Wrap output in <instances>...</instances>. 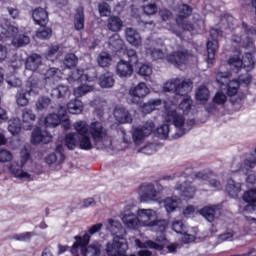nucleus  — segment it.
I'll use <instances>...</instances> for the list:
<instances>
[{"label": "nucleus", "mask_w": 256, "mask_h": 256, "mask_svg": "<svg viewBox=\"0 0 256 256\" xmlns=\"http://www.w3.org/2000/svg\"><path fill=\"white\" fill-rule=\"evenodd\" d=\"M75 242L70 247V253L73 256H79V249L82 256H101L103 245L99 241H94L91 244V236L87 233L74 237Z\"/></svg>", "instance_id": "nucleus-1"}, {"label": "nucleus", "mask_w": 256, "mask_h": 256, "mask_svg": "<svg viewBox=\"0 0 256 256\" xmlns=\"http://www.w3.org/2000/svg\"><path fill=\"white\" fill-rule=\"evenodd\" d=\"M165 121L166 123H172L174 127L179 129V131L175 134V139H179V137H183L187 131H191L193 126L195 125V119L187 120L185 123V116L173 107L165 108Z\"/></svg>", "instance_id": "nucleus-2"}, {"label": "nucleus", "mask_w": 256, "mask_h": 256, "mask_svg": "<svg viewBox=\"0 0 256 256\" xmlns=\"http://www.w3.org/2000/svg\"><path fill=\"white\" fill-rule=\"evenodd\" d=\"M124 57L126 59L122 58L117 62L116 75L122 78H127L133 75V68L139 63V55L137 54V50L127 48L124 51Z\"/></svg>", "instance_id": "nucleus-3"}, {"label": "nucleus", "mask_w": 256, "mask_h": 256, "mask_svg": "<svg viewBox=\"0 0 256 256\" xmlns=\"http://www.w3.org/2000/svg\"><path fill=\"white\" fill-rule=\"evenodd\" d=\"M137 217L142 221L144 227H151L156 233H165L169 227V221L165 219H155V211L152 209H139Z\"/></svg>", "instance_id": "nucleus-4"}, {"label": "nucleus", "mask_w": 256, "mask_h": 256, "mask_svg": "<svg viewBox=\"0 0 256 256\" xmlns=\"http://www.w3.org/2000/svg\"><path fill=\"white\" fill-rule=\"evenodd\" d=\"M1 27L2 35H4L7 39H11V43L14 47H24V45H29V36L19 34V28L11 24L9 20H4Z\"/></svg>", "instance_id": "nucleus-5"}, {"label": "nucleus", "mask_w": 256, "mask_h": 256, "mask_svg": "<svg viewBox=\"0 0 256 256\" xmlns=\"http://www.w3.org/2000/svg\"><path fill=\"white\" fill-rule=\"evenodd\" d=\"M193 89V81L191 79L183 80L179 78L170 79L163 86L164 93H175L180 97H190L189 93Z\"/></svg>", "instance_id": "nucleus-6"}, {"label": "nucleus", "mask_w": 256, "mask_h": 256, "mask_svg": "<svg viewBox=\"0 0 256 256\" xmlns=\"http://www.w3.org/2000/svg\"><path fill=\"white\" fill-rule=\"evenodd\" d=\"M193 15V8L188 4H181L178 6V14L175 17V22L178 27H181L183 31H194L195 25L193 23L186 21Z\"/></svg>", "instance_id": "nucleus-7"}, {"label": "nucleus", "mask_w": 256, "mask_h": 256, "mask_svg": "<svg viewBox=\"0 0 256 256\" xmlns=\"http://www.w3.org/2000/svg\"><path fill=\"white\" fill-rule=\"evenodd\" d=\"M89 135L92 139L93 145L103 143L109 137V130L105 128L103 122L94 121L89 124Z\"/></svg>", "instance_id": "nucleus-8"}, {"label": "nucleus", "mask_w": 256, "mask_h": 256, "mask_svg": "<svg viewBox=\"0 0 256 256\" xmlns=\"http://www.w3.org/2000/svg\"><path fill=\"white\" fill-rule=\"evenodd\" d=\"M253 81V76L249 73L239 75L238 79L231 80L226 85V94L228 97H235L239 92V87L244 85V87L248 88Z\"/></svg>", "instance_id": "nucleus-9"}, {"label": "nucleus", "mask_w": 256, "mask_h": 256, "mask_svg": "<svg viewBox=\"0 0 256 256\" xmlns=\"http://www.w3.org/2000/svg\"><path fill=\"white\" fill-rule=\"evenodd\" d=\"M223 35V32L217 28L210 29V38L207 41V53H208V63H213L217 49H219V37Z\"/></svg>", "instance_id": "nucleus-10"}, {"label": "nucleus", "mask_w": 256, "mask_h": 256, "mask_svg": "<svg viewBox=\"0 0 256 256\" xmlns=\"http://www.w3.org/2000/svg\"><path fill=\"white\" fill-rule=\"evenodd\" d=\"M189 57H191V54H189V51L178 50L169 54L166 57V59L168 63H170L171 65H174V67H177L178 69H181L183 65H186L187 63H189Z\"/></svg>", "instance_id": "nucleus-11"}, {"label": "nucleus", "mask_w": 256, "mask_h": 256, "mask_svg": "<svg viewBox=\"0 0 256 256\" xmlns=\"http://www.w3.org/2000/svg\"><path fill=\"white\" fill-rule=\"evenodd\" d=\"M242 199L245 203H248L244 207V211L251 213L252 216H249V219L256 221V189H250L244 192Z\"/></svg>", "instance_id": "nucleus-12"}, {"label": "nucleus", "mask_w": 256, "mask_h": 256, "mask_svg": "<svg viewBox=\"0 0 256 256\" xmlns=\"http://www.w3.org/2000/svg\"><path fill=\"white\" fill-rule=\"evenodd\" d=\"M153 131H155V123L153 122L146 123L141 128H135L132 134L134 143L139 145L143 142L145 137H149Z\"/></svg>", "instance_id": "nucleus-13"}, {"label": "nucleus", "mask_w": 256, "mask_h": 256, "mask_svg": "<svg viewBox=\"0 0 256 256\" xmlns=\"http://www.w3.org/2000/svg\"><path fill=\"white\" fill-rule=\"evenodd\" d=\"M129 94L132 96V103L139 105L141 99L149 95V88L145 82H141L136 87L131 88Z\"/></svg>", "instance_id": "nucleus-14"}, {"label": "nucleus", "mask_w": 256, "mask_h": 256, "mask_svg": "<svg viewBox=\"0 0 256 256\" xmlns=\"http://www.w3.org/2000/svg\"><path fill=\"white\" fill-rule=\"evenodd\" d=\"M53 137L47 131H43L40 127H36L32 131L31 143L32 145H39V143H51Z\"/></svg>", "instance_id": "nucleus-15"}, {"label": "nucleus", "mask_w": 256, "mask_h": 256, "mask_svg": "<svg viewBox=\"0 0 256 256\" xmlns=\"http://www.w3.org/2000/svg\"><path fill=\"white\" fill-rule=\"evenodd\" d=\"M32 19L35 25L47 27V23H49V12L44 8L36 7L32 10Z\"/></svg>", "instance_id": "nucleus-16"}, {"label": "nucleus", "mask_w": 256, "mask_h": 256, "mask_svg": "<svg viewBox=\"0 0 256 256\" xmlns=\"http://www.w3.org/2000/svg\"><path fill=\"white\" fill-rule=\"evenodd\" d=\"M142 192L140 201L147 203L148 201H155L157 199V190L153 184H142L139 188Z\"/></svg>", "instance_id": "nucleus-17"}, {"label": "nucleus", "mask_w": 256, "mask_h": 256, "mask_svg": "<svg viewBox=\"0 0 256 256\" xmlns=\"http://www.w3.org/2000/svg\"><path fill=\"white\" fill-rule=\"evenodd\" d=\"M122 223L127 227V229H139V225H141V220L137 215L132 212H124L121 213Z\"/></svg>", "instance_id": "nucleus-18"}, {"label": "nucleus", "mask_w": 256, "mask_h": 256, "mask_svg": "<svg viewBox=\"0 0 256 256\" xmlns=\"http://www.w3.org/2000/svg\"><path fill=\"white\" fill-rule=\"evenodd\" d=\"M43 65V57L41 54L32 53L30 54L25 61V68L28 71H37Z\"/></svg>", "instance_id": "nucleus-19"}, {"label": "nucleus", "mask_w": 256, "mask_h": 256, "mask_svg": "<svg viewBox=\"0 0 256 256\" xmlns=\"http://www.w3.org/2000/svg\"><path fill=\"white\" fill-rule=\"evenodd\" d=\"M37 119L35 113L31 108H24L22 110V126L26 131H31L33 129V122Z\"/></svg>", "instance_id": "nucleus-20"}, {"label": "nucleus", "mask_w": 256, "mask_h": 256, "mask_svg": "<svg viewBox=\"0 0 256 256\" xmlns=\"http://www.w3.org/2000/svg\"><path fill=\"white\" fill-rule=\"evenodd\" d=\"M114 117L118 123H133V117L125 107H116L114 109Z\"/></svg>", "instance_id": "nucleus-21"}, {"label": "nucleus", "mask_w": 256, "mask_h": 256, "mask_svg": "<svg viewBox=\"0 0 256 256\" xmlns=\"http://www.w3.org/2000/svg\"><path fill=\"white\" fill-rule=\"evenodd\" d=\"M177 191H181L182 197H186V199H193L195 197V186L191 184V182L185 181L184 183H179L176 185Z\"/></svg>", "instance_id": "nucleus-22"}, {"label": "nucleus", "mask_w": 256, "mask_h": 256, "mask_svg": "<svg viewBox=\"0 0 256 256\" xmlns=\"http://www.w3.org/2000/svg\"><path fill=\"white\" fill-rule=\"evenodd\" d=\"M126 41L134 47H141L142 38L141 34L133 28H126Z\"/></svg>", "instance_id": "nucleus-23"}, {"label": "nucleus", "mask_w": 256, "mask_h": 256, "mask_svg": "<svg viewBox=\"0 0 256 256\" xmlns=\"http://www.w3.org/2000/svg\"><path fill=\"white\" fill-rule=\"evenodd\" d=\"M22 169L23 167L19 165V162H12L9 167L10 173L17 179H27L28 181H31V174L23 172Z\"/></svg>", "instance_id": "nucleus-24"}, {"label": "nucleus", "mask_w": 256, "mask_h": 256, "mask_svg": "<svg viewBox=\"0 0 256 256\" xmlns=\"http://www.w3.org/2000/svg\"><path fill=\"white\" fill-rule=\"evenodd\" d=\"M74 29L75 31H83L85 29V10L83 7L76 10L74 15Z\"/></svg>", "instance_id": "nucleus-25"}, {"label": "nucleus", "mask_w": 256, "mask_h": 256, "mask_svg": "<svg viewBox=\"0 0 256 256\" xmlns=\"http://www.w3.org/2000/svg\"><path fill=\"white\" fill-rule=\"evenodd\" d=\"M44 79L46 83H52L55 85V81H59L61 79V70L59 68H49L45 74Z\"/></svg>", "instance_id": "nucleus-26"}, {"label": "nucleus", "mask_w": 256, "mask_h": 256, "mask_svg": "<svg viewBox=\"0 0 256 256\" xmlns=\"http://www.w3.org/2000/svg\"><path fill=\"white\" fill-rule=\"evenodd\" d=\"M66 106L68 113L71 115H80V113H83V102L79 99L71 100Z\"/></svg>", "instance_id": "nucleus-27"}, {"label": "nucleus", "mask_w": 256, "mask_h": 256, "mask_svg": "<svg viewBox=\"0 0 256 256\" xmlns=\"http://www.w3.org/2000/svg\"><path fill=\"white\" fill-rule=\"evenodd\" d=\"M136 245L139 249H155V251H163L165 245L157 244L153 240H147L146 242H141V240H136Z\"/></svg>", "instance_id": "nucleus-28"}, {"label": "nucleus", "mask_w": 256, "mask_h": 256, "mask_svg": "<svg viewBox=\"0 0 256 256\" xmlns=\"http://www.w3.org/2000/svg\"><path fill=\"white\" fill-rule=\"evenodd\" d=\"M241 69H246V71H252L255 67V58L251 52H247L242 56Z\"/></svg>", "instance_id": "nucleus-29"}, {"label": "nucleus", "mask_w": 256, "mask_h": 256, "mask_svg": "<svg viewBox=\"0 0 256 256\" xmlns=\"http://www.w3.org/2000/svg\"><path fill=\"white\" fill-rule=\"evenodd\" d=\"M123 27V21L119 16H111L107 20V28L109 31L117 33Z\"/></svg>", "instance_id": "nucleus-30"}, {"label": "nucleus", "mask_w": 256, "mask_h": 256, "mask_svg": "<svg viewBox=\"0 0 256 256\" xmlns=\"http://www.w3.org/2000/svg\"><path fill=\"white\" fill-rule=\"evenodd\" d=\"M256 167V156L250 155L248 158L244 160V162L240 165L239 171H242L243 173H249L251 169H255Z\"/></svg>", "instance_id": "nucleus-31"}, {"label": "nucleus", "mask_w": 256, "mask_h": 256, "mask_svg": "<svg viewBox=\"0 0 256 256\" xmlns=\"http://www.w3.org/2000/svg\"><path fill=\"white\" fill-rule=\"evenodd\" d=\"M191 179H198V181H209L213 177V171L206 169L199 172H192L187 175Z\"/></svg>", "instance_id": "nucleus-32"}, {"label": "nucleus", "mask_w": 256, "mask_h": 256, "mask_svg": "<svg viewBox=\"0 0 256 256\" xmlns=\"http://www.w3.org/2000/svg\"><path fill=\"white\" fill-rule=\"evenodd\" d=\"M163 101L159 98L157 99H151L147 103H144L142 106L143 113L149 114L153 113L157 109V107H161V104Z\"/></svg>", "instance_id": "nucleus-33"}, {"label": "nucleus", "mask_w": 256, "mask_h": 256, "mask_svg": "<svg viewBox=\"0 0 256 256\" xmlns=\"http://www.w3.org/2000/svg\"><path fill=\"white\" fill-rule=\"evenodd\" d=\"M99 81L100 87H102V89H110V87L115 85V79H113V74L110 72L102 74L99 78Z\"/></svg>", "instance_id": "nucleus-34"}, {"label": "nucleus", "mask_w": 256, "mask_h": 256, "mask_svg": "<svg viewBox=\"0 0 256 256\" xmlns=\"http://www.w3.org/2000/svg\"><path fill=\"white\" fill-rule=\"evenodd\" d=\"M69 94V86L60 84L51 90V95L56 99H65Z\"/></svg>", "instance_id": "nucleus-35"}, {"label": "nucleus", "mask_w": 256, "mask_h": 256, "mask_svg": "<svg viewBox=\"0 0 256 256\" xmlns=\"http://www.w3.org/2000/svg\"><path fill=\"white\" fill-rule=\"evenodd\" d=\"M78 139L79 135L75 132L66 134L64 141L67 149L73 151L77 147V143H79Z\"/></svg>", "instance_id": "nucleus-36"}, {"label": "nucleus", "mask_w": 256, "mask_h": 256, "mask_svg": "<svg viewBox=\"0 0 256 256\" xmlns=\"http://www.w3.org/2000/svg\"><path fill=\"white\" fill-rule=\"evenodd\" d=\"M215 213H216L215 206H205L200 210V215H202V217L206 221H209V223H213V221H215Z\"/></svg>", "instance_id": "nucleus-37"}, {"label": "nucleus", "mask_w": 256, "mask_h": 256, "mask_svg": "<svg viewBox=\"0 0 256 256\" xmlns=\"http://www.w3.org/2000/svg\"><path fill=\"white\" fill-rule=\"evenodd\" d=\"M97 62L100 67H111L113 57L108 52L103 51L98 55Z\"/></svg>", "instance_id": "nucleus-38"}, {"label": "nucleus", "mask_w": 256, "mask_h": 256, "mask_svg": "<svg viewBox=\"0 0 256 256\" xmlns=\"http://www.w3.org/2000/svg\"><path fill=\"white\" fill-rule=\"evenodd\" d=\"M210 92L209 88L205 86H201L196 91V100L200 101L201 103H207L209 101Z\"/></svg>", "instance_id": "nucleus-39"}, {"label": "nucleus", "mask_w": 256, "mask_h": 256, "mask_svg": "<svg viewBox=\"0 0 256 256\" xmlns=\"http://www.w3.org/2000/svg\"><path fill=\"white\" fill-rule=\"evenodd\" d=\"M74 129L76 131V135H78V137L80 136H84L87 135V133H89V125L87 124L86 121L80 120L77 121L76 123H74Z\"/></svg>", "instance_id": "nucleus-40"}, {"label": "nucleus", "mask_w": 256, "mask_h": 256, "mask_svg": "<svg viewBox=\"0 0 256 256\" xmlns=\"http://www.w3.org/2000/svg\"><path fill=\"white\" fill-rule=\"evenodd\" d=\"M78 145L79 148L83 151H89L93 148V142H91V137L84 135V136H78Z\"/></svg>", "instance_id": "nucleus-41"}, {"label": "nucleus", "mask_w": 256, "mask_h": 256, "mask_svg": "<svg viewBox=\"0 0 256 256\" xmlns=\"http://www.w3.org/2000/svg\"><path fill=\"white\" fill-rule=\"evenodd\" d=\"M8 131L11 135H19V133H21V119L13 118L10 120L8 124Z\"/></svg>", "instance_id": "nucleus-42"}, {"label": "nucleus", "mask_w": 256, "mask_h": 256, "mask_svg": "<svg viewBox=\"0 0 256 256\" xmlns=\"http://www.w3.org/2000/svg\"><path fill=\"white\" fill-rule=\"evenodd\" d=\"M191 107H193V99H191V96H186L180 102L178 109L183 111V115H187L191 111Z\"/></svg>", "instance_id": "nucleus-43"}, {"label": "nucleus", "mask_w": 256, "mask_h": 256, "mask_svg": "<svg viewBox=\"0 0 256 256\" xmlns=\"http://www.w3.org/2000/svg\"><path fill=\"white\" fill-rule=\"evenodd\" d=\"M77 63H79V59L75 54H66L63 64L65 65V67H67V69H74V67H77Z\"/></svg>", "instance_id": "nucleus-44"}, {"label": "nucleus", "mask_w": 256, "mask_h": 256, "mask_svg": "<svg viewBox=\"0 0 256 256\" xmlns=\"http://www.w3.org/2000/svg\"><path fill=\"white\" fill-rule=\"evenodd\" d=\"M59 123H61V118L55 113L49 114L44 119L45 127H58Z\"/></svg>", "instance_id": "nucleus-45"}, {"label": "nucleus", "mask_w": 256, "mask_h": 256, "mask_svg": "<svg viewBox=\"0 0 256 256\" xmlns=\"http://www.w3.org/2000/svg\"><path fill=\"white\" fill-rule=\"evenodd\" d=\"M146 55H150L153 61H158V59H163L165 57V53L161 49H156L153 47L146 48Z\"/></svg>", "instance_id": "nucleus-46"}, {"label": "nucleus", "mask_w": 256, "mask_h": 256, "mask_svg": "<svg viewBox=\"0 0 256 256\" xmlns=\"http://www.w3.org/2000/svg\"><path fill=\"white\" fill-rule=\"evenodd\" d=\"M215 79L217 84L223 87L225 83H229V79H231V72H217Z\"/></svg>", "instance_id": "nucleus-47"}, {"label": "nucleus", "mask_w": 256, "mask_h": 256, "mask_svg": "<svg viewBox=\"0 0 256 256\" xmlns=\"http://www.w3.org/2000/svg\"><path fill=\"white\" fill-rule=\"evenodd\" d=\"M164 207L167 213H173L179 207V202L173 198H166L164 200Z\"/></svg>", "instance_id": "nucleus-48"}, {"label": "nucleus", "mask_w": 256, "mask_h": 256, "mask_svg": "<svg viewBox=\"0 0 256 256\" xmlns=\"http://www.w3.org/2000/svg\"><path fill=\"white\" fill-rule=\"evenodd\" d=\"M83 73V69H73L72 71H70L67 78L69 83L81 81V79H83Z\"/></svg>", "instance_id": "nucleus-49"}, {"label": "nucleus", "mask_w": 256, "mask_h": 256, "mask_svg": "<svg viewBox=\"0 0 256 256\" xmlns=\"http://www.w3.org/2000/svg\"><path fill=\"white\" fill-rule=\"evenodd\" d=\"M41 27L42 28L38 29L36 32L38 39H50L51 35H53V30L47 26Z\"/></svg>", "instance_id": "nucleus-50"}, {"label": "nucleus", "mask_w": 256, "mask_h": 256, "mask_svg": "<svg viewBox=\"0 0 256 256\" xmlns=\"http://www.w3.org/2000/svg\"><path fill=\"white\" fill-rule=\"evenodd\" d=\"M57 53H59V46L58 45H52L48 48V51L45 53V59L47 61H55L57 59Z\"/></svg>", "instance_id": "nucleus-51"}, {"label": "nucleus", "mask_w": 256, "mask_h": 256, "mask_svg": "<svg viewBox=\"0 0 256 256\" xmlns=\"http://www.w3.org/2000/svg\"><path fill=\"white\" fill-rule=\"evenodd\" d=\"M51 105V98L47 96H41L36 102V109L38 111H43V109H47Z\"/></svg>", "instance_id": "nucleus-52"}, {"label": "nucleus", "mask_w": 256, "mask_h": 256, "mask_svg": "<svg viewBox=\"0 0 256 256\" xmlns=\"http://www.w3.org/2000/svg\"><path fill=\"white\" fill-rule=\"evenodd\" d=\"M93 91L92 86L89 85H81L74 89L75 97H83V95H87V93H91Z\"/></svg>", "instance_id": "nucleus-53"}, {"label": "nucleus", "mask_w": 256, "mask_h": 256, "mask_svg": "<svg viewBox=\"0 0 256 256\" xmlns=\"http://www.w3.org/2000/svg\"><path fill=\"white\" fill-rule=\"evenodd\" d=\"M172 230L178 235H185V224L183 220H176L172 223Z\"/></svg>", "instance_id": "nucleus-54"}, {"label": "nucleus", "mask_w": 256, "mask_h": 256, "mask_svg": "<svg viewBox=\"0 0 256 256\" xmlns=\"http://www.w3.org/2000/svg\"><path fill=\"white\" fill-rule=\"evenodd\" d=\"M16 103L19 107H27L29 105V99L27 98V93H18L16 95Z\"/></svg>", "instance_id": "nucleus-55"}, {"label": "nucleus", "mask_w": 256, "mask_h": 256, "mask_svg": "<svg viewBox=\"0 0 256 256\" xmlns=\"http://www.w3.org/2000/svg\"><path fill=\"white\" fill-rule=\"evenodd\" d=\"M98 11L100 13V17H109V15H111V8L107 2L99 4Z\"/></svg>", "instance_id": "nucleus-56"}, {"label": "nucleus", "mask_w": 256, "mask_h": 256, "mask_svg": "<svg viewBox=\"0 0 256 256\" xmlns=\"http://www.w3.org/2000/svg\"><path fill=\"white\" fill-rule=\"evenodd\" d=\"M213 103L215 105H225L227 103V95L223 92H217L213 98Z\"/></svg>", "instance_id": "nucleus-57"}, {"label": "nucleus", "mask_w": 256, "mask_h": 256, "mask_svg": "<svg viewBox=\"0 0 256 256\" xmlns=\"http://www.w3.org/2000/svg\"><path fill=\"white\" fill-rule=\"evenodd\" d=\"M169 125L168 124H163L160 127L157 128L156 132L159 137H162L163 139H167L169 137Z\"/></svg>", "instance_id": "nucleus-58"}, {"label": "nucleus", "mask_w": 256, "mask_h": 256, "mask_svg": "<svg viewBox=\"0 0 256 256\" xmlns=\"http://www.w3.org/2000/svg\"><path fill=\"white\" fill-rule=\"evenodd\" d=\"M228 65L235 67L236 71H241V58L239 56L230 57L227 61Z\"/></svg>", "instance_id": "nucleus-59"}, {"label": "nucleus", "mask_w": 256, "mask_h": 256, "mask_svg": "<svg viewBox=\"0 0 256 256\" xmlns=\"http://www.w3.org/2000/svg\"><path fill=\"white\" fill-rule=\"evenodd\" d=\"M152 73L153 68L147 64L142 65L138 70V75H141L142 77H151Z\"/></svg>", "instance_id": "nucleus-60"}, {"label": "nucleus", "mask_w": 256, "mask_h": 256, "mask_svg": "<svg viewBox=\"0 0 256 256\" xmlns=\"http://www.w3.org/2000/svg\"><path fill=\"white\" fill-rule=\"evenodd\" d=\"M34 235L35 233L33 232H24L20 234H15L13 236V239H15V241H29L31 240V237H33Z\"/></svg>", "instance_id": "nucleus-61"}, {"label": "nucleus", "mask_w": 256, "mask_h": 256, "mask_svg": "<svg viewBox=\"0 0 256 256\" xmlns=\"http://www.w3.org/2000/svg\"><path fill=\"white\" fill-rule=\"evenodd\" d=\"M143 11L146 15H155L158 11V7L156 3H151L143 6Z\"/></svg>", "instance_id": "nucleus-62"}, {"label": "nucleus", "mask_w": 256, "mask_h": 256, "mask_svg": "<svg viewBox=\"0 0 256 256\" xmlns=\"http://www.w3.org/2000/svg\"><path fill=\"white\" fill-rule=\"evenodd\" d=\"M55 153L59 155V160H58L59 165H61V163H65L66 156H65V148L63 147V144H58L56 146Z\"/></svg>", "instance_id": "nucleus-63"}, {"label": "nucleus", "mask_w": 256, "mask_h": 256, "mask_svg": "<svg viewBox=\"0 0 256 256\" xmlns=\"http://www.w3.org/2000/svg\"><path fill=\"white\" fill-rule=\"evenodd\" d=\"M13 159V154L9 150L2 149L0 150V163H7Z\"/></svg>", "instance_id": "nucleus-64"}]
</instances>
